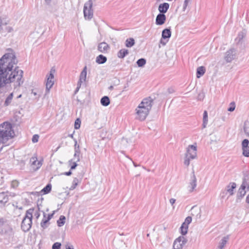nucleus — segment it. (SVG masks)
Segmentation results:
<instances>
[{"label": "nucleus", "instance_id": "37", "mask_svg": "<svg viewBox=\"0 0 249 249\" xmlns=\"http://www.w3.org/2000/svg\"><path fill=\"white\" fill-rule=\"evenodd\" d=\"M249 141L248 139H244L242 143V148H247L249 147Z\"/></svg>", "mask_w": 249, "mask_h": 249}, {"label": "nucleus", "instance_id": "14", "mask_svg": "<svg viewBox=\"0 0 249 249\" xmlns=\"http://www.w3.org/2000/svg\"><path fill=\"white\" fill-rule=\"evenodd\" d=\"M8 200L9 196L7 193H0V208L6 206Z\"/></svg>", "mask_w": 249, "mask_h": 249}, {"label": "nucleus", "instance_id": "64", "mask_svg": "<svg viewBox=\"0 0 249 249\" xmlns=\"http://www.w3.org/2000/svg\"><path fill=\"white\" fill-rule=\"evenodd\" d=\"M69 136L70 137H71V138L73 139V134H70V135H69Z\"/></svg>", "mask_w": 249, "mask_h": 249}, {"label": "nucleus", "instance_id": "23", "mask_svg": "<svg viewBox=\"0 0 249 249\" xmlns=\"http://www.w3.org/2000/svg\"><path fill=\"white\" fill-rule=\"evenodd\" d=\"M205 72V68L203 66H200L197 68L196 70V77L199 78L203 75Z\"/></svg>", "mask_w": 249, "mask_h": 249}, {"label": "nucleus", "instance_id": "30", "mask_svg": "<svg viewBox=\"0 0 249 249\" xmlns=\"http://www.w3.org/2000/svg\"><path fill=\"white\" fill-rule=\"evenodd\" d=\"M51 189L52 185L49 183L41 191V193L43 194H47L51 192Z\"/></svg>", "mask_w": 249, "mask_h": 249}, {"label": "nucleus", "instance_id": "57", "mask_svg": "<svg viewBox=\"0 0 249 249\" xmlns=\"http://www.w3.org/2000/svg\"><path fill=\"white\" fill-rule=\"evenodd\" d=\"M66 249H74L72 246H66Z\"/></svg>", "mask_w": 249, "mask_h": 249}, {"label": "nucleus", "instance_id": "20", "mask_svg": "<svg viewBox=\"0 0 249 249\" xmlns=\"http://www.w3.org/2000/svg\"><path fill=\"white\" fill-rule=\"evenodd\" d=\"M107 61V57L102 54L99 55L96 58V62L99 64H104Z\"/></svg>", "mask_w": 249, "mask_h": 249}, {"label": "nucleus", "instance_id": "5", "mask_svg": "<svg viewBox=\"0 0 249 249\" xmlns=\"http://www.w3.org/2000/svg\"><path fill=\"white\" fill-rule=\"evenodd\" d=\"M92 1L91 0H88L84 4V15L86 19L90 20L93 17V10L92 9Z\"/></svg>", "mask_w": 249, "mask_h": 249}, {"label": "nucleus", "instance_id": "59", "mask_svg": "<svg viewBox=\"0 0 249 249\" xmlns=\"http://www.w3.org/2000/svg\"><path fill=\"white\" fill-rule=\"evenodd\" d=\"M12 206H13L14 207L16 208V209H22L21 207H18V205H15V204H12Z\"/></svg>", "mask_w": 249, "mask_h": 249}, {"label": "nucleus", "instance_id": "32", "mask_svg": "<svg viewBox=\"0 0 249 249\" xmlns=\"http://www.w3.org/2000/svg\"><path fill=\"white\" fill-rule=\"evenodd\" d=\"M65 216L64 215H61L57 221L58 226L61 227L64 225L65 223Z\"/></svg>", "mask_w": 249, "mask_h": 249}, {"label": "nucleus", "instance_id": "60", "mask_svg": "<svg viewBox=\"0 0 249 249\" xmlns=\"http://www.w3.org/2000/svg\"><path fill=\"white\" fill-rule=\"evenodd\" d=\"M181 227H183V228H185L186 227H188V225L186 224L184 222L182 223Z\"/></svg>", "mask_w": 249, "mask_h": 249}, {"label": "nucleus", "instance_id": "48", "mask_svg": "<svg viewBox=\"0 0 249 249\" xmlns=\"http://www.w3.org/2000/svg\"><path fill=\"white\" fill-rule=\"evenodd\" d=\"M128 143V140L127 139L123 138L121 140V144L124 146L126 145V143Z\"/></svg>", "mask_w": 249, "mask_h": 249}, {"label": "nucleus", "instance_id": "50", "mask_svg": "<svg viewBox=\"0 0 249 249\" xmlns=\"http://www.w3.org/2000/svg\"><path fill=\"white\" fill-rule=\"evenodd\" d=\"M235 105H234V103H233V106L230 107L228 109V110L229 111L232 112V111H233L235 109Z\"/></svg>", "mask_w": 249, "mask_h": 249}, {"label": "nucleus", "instance_id": "13", "mask_svg": "<svg viewBox=\"0 0 249 249\" xmlns=\"http://www.w3.org/2000/svg\"><path fill=\"white\" fill-rule=\"evenodd\" d=\"M32 221L29 218H23L22 221L21 228L24 232L28 231L31 228Z\"/></svg>", "mask_w": 249, "mask_h": 249}, {"label": "nucleus", "instance_id": "58", "mask_svg": "<svg viewBox=\"0 0 249 249\" xmlns=\"http://www.w3.org/2000/svg\"><path fill=\"white\" fill-rule=\"evenodd\" d=\"M45 3L47 5H50L51 0H45Z\"/></svg>", "mask_w": 249, "mask_h": 249}, {"label": "nucleus", "instance_id": "51", "mask_svg": "<svg viewBox=\"0 0 249 249\" xmlns=\"http://www.w3.org/2000/svg\"><path fill=\"white\" fill-rule=\"evenodd\" d=\"M176 199H174V198H171L170 200H169V201H170V204L173 206V209L174 208V206H173L174 204L176 202Z\"/></svg>", "mask_w": 249, "mask_h": 249}, {"label": "nucleus", "instance_id": "6", "mask_svg": "<svg viewBox=\"0 0 249 249\" xmlns=\"http://www.w3.org/2000/svg\"><path fill=\"white\" fill-rule=\"evenodd\" d=\"M237 51L236 49L231 48L228 50L225 53L224 60L227 63H230L237 58Z\"/></svg>", "mask_w": 249, "mask_h": 249}, {"label": "nucleus", "instance_id": "45", "mask_svg": "<svg viewBox=\"0 0 249 249\" xmlns=\"http://www.w3.org/2000/svg\"><path fill=\"white\" fill-rule=\"evenodd\" d=\"M77 161H72V162L70 163V164H72V165L71 167V170H73V169H75V168L77 167V166L78 165L77 164Z\"/></svg>", "mask_w": 249, "mask_h": 249}, {"label": "nucleus", "instance_id": "43", "mask_svg": "<svg viewBox=\"0 0 249 249\" xmlns=\"http://www.w3.org/2000/svg\"><path fill=\"white\" fill-rule=\"evenodd\" d=\"M5 225H8L6 222L3 219H0V229H2Z\"/></svg>", "mask_w": 249, "mask_h": 249}, {"label": "nucleus", "instance_id": "17", "mask_svg": "<svg viewBox=\"0 0 249 249\" xmlns=\"http://www.w3.org/2000/svg\"><path fill=\"white\" fill-rule=\"evenodd\" d=\"M109 49V45L105 42L99 43L98 46V50L102 53H107Z\"/></svg>", "mask_w": 249, "mask_h": 249}, {"label": "nucleus", "instance_id": "8", "mask_svg": "<svg viewBox=\"0 0 249 249\" xmlns=\"http://www.w3.org/2000/svg\"><path fill=\"white\" fill-rule=\"evenodd\" d=\"M247 182L245 180H244L238 190V192L237 194V200L242 199L245 195L247 191H249V186H248L247 187Z\"/></svg>", "mask_w": 249, "mask_h": 249}, {"label": "nucleus", "instance_id": "40", "mask_svg": "<svg viewBox=\"0 0 249 249\" xmlns=\"http://www.w3.org/2000/svg\"><path fill=\"white\" fill-rule=\"evenodd\" d=\"M243 149V154L244 156L249 157V147H247V148H242Z\"/></svg>", "mask_w": 249, "mask_h": 249}, {"label": "nucleus", "instance_id": "11", "mask_svg": "<svg viewBox=\"0 0 249 249\" xmlns=\"http://www.w3.org/2000/svg\"><path fill=\"white\" fill-rule=\"evenodd\" d=\"M171 36V31L170 29L166 28L164 29L162 32L161 39L160 41V43L163 45H165Z\"/></svg>", "mask_w": 249, "mask_h": 249}, {"label": "nucleus", "instance_id": "3", "mask_svg": "<svg viewBox=\"0 0 249 249\" xmlns=\"http://www.w3.org/2000/svg\"><path fill=\"white\" fill-rule=\"evenodd\" d=\"M14 135V131L10 123L4 122L0 125V144L5 143L8 140L13 138ZM3 146V145L1 146L0 151Z\"/></svg>", "mask_w": 249, "mask_h": 249}, {"label": "nucleus", "instance_id": "19", "mask_svg": "<svg viewBox=\"0 0 249 249\" xmlns=\"http://www.w3.org/2000/svg\"><path fill=\"white\" fill-rule=\"evenodd\" d=\"M229 239V235H227L222 238L216 249H223Z\"/></svg>", "mask_w": 249, "mask_h": 249}, {"label": "nucleus", "instance_id": "4", "mask_svg": "<svg viewBox=\"0 0 249 249\" xmlns=\"http://www.w3.org/2000/svg\"><path fill=\"white\" fill-rule=\"evenodd\" d=\"M196 147L194 145H189L185 156L184 165L188 166L190 164V160L196 159Z\"/></svg>", "mask_w": 249, "mask_h": 249}, {"label": "nucleus", "instance_id": "22", "mask_svg": "<svg viewBox=\"0 0 249 249\" xmlns=\"http://www.w3.org/2000/svg\"><path fill=\"white\" fill-rule=\"evenodd\" d=\"M129 53L128 50L122 49L120 50L117 53V56L120 58H124Z\"/></svg>", "mask_w": 249, "mask_h": 249}, {"label": "nucleus", "instance_id": "24", "mask_svg": "<svg viewBox=\"0 0 249 249\" xmlns=\"http://www.w3.org/2000/svg\"><path fill=\"white\" fill-rule=\"evenodd\" d=\"M246 33L244 31H242L239 33L237 37L235 38V41L237 43H240L242 40L246 36Z\"/></svg>", "mask_w": 249, "mask_h": 249}, {"label": "nucleus", "instance_id": "18", "mask_svg": "<svg viewBox=\"0 0 249 249\" xmlns=\"http://www.w3.org/2000/svg\"><path fill=\"white\" fill-rule=\"evenodd\" d=\"M169 8V4L168 3L164 2L160 4L159 6L158 10L160 14H163L166 13Z\"/></svg>", "mask_w": 249, "mask_h": 249}, {"label": "nucleus", "instance_id": "42", "mask_svg": "<svg viewBox=\"0 0 249 249\" xmlns=\"http://www.w3.org/2000/svg\"><path fill=\"white\" fill-rule=\"evenodd\" d=\"M39 136L37 134H35L33 135L32 141L33 143L37 142L38 141Z\"/></svg>", "mask_w": 249, "mask_h": 249}, {"label": "nucleus", "instance_id": "47", "mask_svg": "<svg viewBox=\"0 0 249 249\" xmlns=\"http://www.w3.org/2000/svg\"><path fill=\"white\" fill-rule=\"evenodd\" d=\"M74 142H75L74 150L80 151L79 146V145L77 144V140L75 139H74Z\"/></svg>", "mask_w": 249, "mask_h": 249}, {"label": "nucleus", "instance_id": "38", "mask_svg": "<svg viewBox=\"0 0 249 249\" xmlns=\"http://www.w3.org/2000/svg\"><path fill=\"white\" fill-rule=\"evenodd\" d=\"M81 121L79 119H77L75 121L74 128L77 129L80 127Z\"/></svg>", "mask_w": 249, "mask_h": 249}, {"label": "nucleus", "instance_id": "10", "mask_svg": "<svg viewBox=\"0 0 249 249\" xmlns=\"http://www.w3.org/2000/svg\"><path fill=\"white\" fill-rule=\"evenodd\" d=\"M0 233L8 238H13L14 234L13 229L8 224L5 225L2 229H0Z\"/></svg>", "mask_w": 249, "mask_h": 249}, {"label": "nucleus", "instance_id": "21", "mask_svg": "<svg viewBox=\"0 0 249 249\" xmlns=\"http://www.w3.org/2000/svg\"><path fill=\"white\" fill-rule=\"evenodd\" d=\"M87 66H85L84 69H83L82 71H81L79 80L82 82H85L87 78Z\"/></svg>", "mask_w": 249, "mask_h": 249}, {"label": "nucleus", "instance_id": "15", "mask_svg": "<svg viewBox=\"0 0 249 249\" xmlns=\"http://www.w3.org/2000/svg\"><path fill=\"white\" fill-rule=\"evenodd\" d=\"M8 23L6 21L2 20L1 17L0 16V32L11 33L13 31V29L11 26L6 27L5 29H3L2 26L7 25Z\"/></svg>", "mask_w": 249, "mask_h": 249}, {"label": "nucleus", "instance_id": "26", "mask_svg": "<svg viewBox=\"0 0 249 249\" xmlns=\"http://www.w3.org/2000/svg\"><path fill=\"white\" fill-rule=\"evenodd\" d=\"M80 151L74 150V157L72 159H71L69 161V163H71L72 161H80Z\"/></svg>", "mask_w": 249, "mask_h": 249}, {"label": "nucleus", "instance_id": "49", "mask_svg": "<svg viewBox=\"0 0 249 249\" xmlns=\"http://www.w3.org/2000/svg\"><path fill=\"white\" fill-rule=\"evenodd\" d=\"M189 0H184V4H183V9L184 11H185V10L186 9Z\"/></svg>", "mask_w": 249, "mask_h": 249}, {"label": "nucleus", "instance_id": "29", "mask_svg": "<svg viewBox=\"0 0 249 249\" xmlns=\"http://www.w3.org/2000/svg\"><path fill=\"white\" fill-rule=\"evenodd\" d=\"M13 93L12 92V93H11L6 98V100L4 102V105L5 106H9L11 104L12 100L13 99Z\"/></svg>", "mask_w": 249, "mask_h": 249}, {"label": "nucleus", "instance_id": "44", "mask_svg": "<svg viewBox=\"0 0 249 249\" xmlns=\"http://www.w3.org/2000/svg\"><path fill=\"white\" fill-rule=\"evenodd\" d=\"M205 97V94L203 92H200L198 94L197 96V100L199 101H202L204 99Z\"/></svg>", "mask_w": 249, "mask_h": 249}, {"label": "nucleus", "instance_id": "35", "mask_svg": "<svg viewBox=\"0 0 249 249\" xmlns=\"http://www.w3.org/2000/svg\"><path fill=\"white\" fill-rule=\"evenodd\" d=\"M49 220L47 218L46 219H43L40 223L41 227L43 229H45L47 227V223H48Z\"/></svg>", "mask_w": 249, "mask_h": 249}, {"label": "nucleus", "instance_id": "56", "mask_svg": "<svg viewBox=\"0 0 249 249\" xmlns=\"http://www.w3.org/2000/svg\"><path fill=\"white\" fill-rule=\"evenodd\" d=\"M83 82L82 81H80V80H78V83H77V87H79L80 88L81 86V84L82 83H83Z\"/></svg>", "mask_w": 249, "mask_h": 249}, {"label": "nucleus", "instance_id": "33", "mask_svg": "<svg viewBox=\"0 0 249 249\" xmlns=\"http://www.w3.org/2000/svg\"><path fill=\"white\" fill-rule=\"evenodd\" d=\"M34 210L33 209H30L26 211V215L24 218H29L32 220L33 217V213Z\"/></svg>", "mask_w": 249, "mask_h": 249}, {"label": "nucleus", "instance_id": "36", "mask_svg": "<svg viewBox=\"0 0 249 249\" xmlns=\"http://www.w3.org/2000/svg\"><path fill=\"white\" fill-rule=\"evenodd\" d=\"M78 179L76 178H74L73 180L72 184L71 187L70 188V190H73L74 189H75L76 186L78 184Z\"/></svg>", "mask_w": 249, "mask_h": 249}, {"label": "nucleus", "instance_id": "61", "mask_svg": "<svg viewBox=\"0 0 249 249\" xmlns=\"http://www.w3.org/2000/svg\"><path fill=\"white\" fill-rule=\"evenodd\" d=\"M246 201L247 203L249 204V194L246 197Z\"/></svg>", "mask_w": 249, "mask_h": 249}, {"label": "nucleus", "instance_id": "55", "mask_svg": "<svg viewBox=\"0 0 249 249\" xmlns=\"http://www.w3.org/2000/svg\"><path fill=\"white\" fill-rule=\"evenodd\" d=\"M53 213H54V212L53 213H52V214H48V217H47V219L49 220H50L52 218V217L53 216Z\"/></svg>", "mask_w": 249, "mask_h": 249}, {"label": "nucleus", "instance_id": "53", "mask_svg": "<svg viewBox=\"0 0 249 249\" xmlns=\"http://www.w3.org/2000/svg\"><path fill=\"white\" fill-rule=\"evenodd\" d=\"M34 215L37 219L39 217V216H40V213H39V212L38 211H36L35 213H34Z\"/></svg>", "mask_w": 249, "mask_h": 249}, {"label": "nucleus", "instance_id": "31", "mask_svg": "<svg viewBox=\"0 0 249 249\" xmlns=\"http://www.w3.org/2000/svg\"><path fill=\"white\" fill-rule=\"evenodd\" d=\"M135 44V40L133 38H129L125 41V46L127 47H131Z\"/></svg>", "mask_w": 249, "mask_h": 249}, {"label": "nucleus", "instance_id": "25", "mask_svg": "<svg viewBox=\"0 0 249 249\" xmlns=\"http://www.w3.org/2000/svg\"><path fill=\"white\" fill-rule=\"evenodd\" d=\"M100 102L102 106L107 107L109 105L110 100L108 96H105L101 98Z\"/></svg>", "mask_w": 249, "mask_h": 249}, {"label": "nucleus", "instance_id": "54", "mask_svg": "<svg viewBox=\"0 0 249 249\" xmlns=\"http://www.w3.org/2000/svg\"><path fill=\"white\" fill-rule=\"evenodd\" d=\"M71 174H72V173L71 171H69L68 172H66L63 173L64 175H65L66 176H68L71 175Z\"/></svg>", "mask_w": 249, "mask_h": 249}, {"label": "nucleus", "instance_id": "63", "mask_svg": "<svg viewBox=\"0 0 249 249\" xmlns=\"http://www.w3.org/2000/svg\"><path fill=\"white\" fill-rule=\"evenodd\" d=\"M108 89L109 90H112L113 89V86H110V87H108Z\"/></svg>", "mask_w": 249, "mask_h": 249}, {"label": "nucleus", "instance_id": "46", "mask_svg": "<svg viewBox=\"0 0 249 249\" xmlns=\"http://www.w3.org/2000/svg\"><path fill=\"white\" fill-rule=\"evenodd\" d=\"M192 221V217L191 216H188L186 218L184 222L188 225Z\"/></svg>", "mask_w": 249, "mask_h": 249}, {"label": "nucleus", "instance_id": "41", "mask_svg": "<svg viewBox=\"0 0 249 249\" xmlns=\"http://www.w3.org/2000/svg\"><path fill=\"white\" fill-rule=\"evenodd\" d=\"M188 227H186L185 228H183V227H180L181 233L182 235H185L188 231Z\"/></svg>", "mask_w": 249, "mask_h": 249}, {"label": "nucleus", "instance_id": "28", "mask_svg": "<svg viewBox=\"0 0 249 249\" xmlns=\"http://www.w3.org/2000/svg\"><path fill=\"white\" fill-rule=\"evenodd\" d=\"M208 113L207 111L205 110L203 113V124H202V127L204 128L206 127V125L208 123Z\"/></svg>", "mask_w": 249, "mask_h": 249}, {"label": "nucleus", "instance_id": "2", "mask_svg": "<svg viewBox=\"0 0 249 249\" xmlns=\"http://www.w3.org/2000/svg\"><path fill=\"white\" fill-rule=\"evenodd\" d=\"M153 100L149 97L142 100L136 109V118L140 121H144L151 110Z\"/></svg>", "mask_w": 249, "mask_h": 249}, {"label": "nucleus", "instance_id": "12", "mask_svg": "<svg viewBox=\"0 0 249 249\" xmlns=\"http://www.w3.org/2000/svg\"><path fill=\"white\" fill-rule=\"evenodd\" d=\"M196 177L195 174L194 170H193L190 177L188 185L189 191L190 192H193L195 190L196 186Z\"/></svg>", "mask_w": 249, "mask_h": 249}, {"label": "nucleus", "instance_id": "1", "mask_svg": "<svg viewBox=\"0 0 249 249\" xmlns=\"http://www.w3.org/2000/svg\"><path fill=\"white\" fill-rule=\"evenodd\" d=\"M17 61L12 53H5L0 59V88L8 83H13L14 89L19 87L24 82L23 71L18 67L13 70Z\"/></svg>", "mask_w": 249, "mask_h": 249}, {"label": "nucleus", "instance_id": "9", "mask_svg": "<svg viewBox=\"0 0 249 249\" xmlns=\"http://www.w3.org/2000/svg\"><path fill=\"white\" fill-rule=\"evenodd\" d=\"M54 72L55 70H53L52 69L51 70L50 74L48 76L47 82L46 84V93L45 94V95L49 92L50 89L52 87L54 84L53 79L54 78L53 73H54Z\"/></svg>", "mask_w": 249, "mask_h": 249}, {"label": "nucleus", "instance_id": "62", "mask_svg": "<svg viewBox=\"0 0 249 249\" xmlns=\"http://www.w3.org/2000/svg\"><path fill=\"white\" fill-rule=\"evenodd\" d=\"M80 89V88L79 87H77L76 88L75 91H74V94H76L77 93V92L79 91Z\"/></svg>", "mask_w": 249, "mask_h": 249}, {"label": "nucleus", "instance_id": "16", "mask_svg": "<svg viewBox=\"0 0 249 249\" xmlns=\"http://www.w3.org/2000/svg\"><path fill=\"white\" fill-rule=\"evenodd\" d=\"M166 21V16L163 14H159L156 18V24L158 25H163Z\"/></svg>", "mask_w": 249, "mask_h": 249}, {"label": "nucleus", "instance_id": "52", "mask_svg": "<svg viewBox=\"0 0 249 249\" xmlns=\"http://www.w3.org/2000/svg\"><path fill=\"white\" fill-rule=\"evenodd\" d=\"M32 162H33L32 163L33 164H35L36 163V162H37V164L38 165V166L36 168V169H38V168H39L41 165L40 162L37 160H34V161H32Z\"/></svg>", "mask_w": 249, "mask_h": 249}, {"label": "nucleus", "instance_id": "39", "mask_svg": "<svg viewBox=\"0 0 249 249\" xmlns=\"http://www.w3.org/2000/svg\"><path fill=\"white\" fill-rule=\"evenodd\" d=\"M61 244L59 242L54 243L52 246V249H60Z\"/></svg>", "mask_w": 249, "mask_h": 249}, {"label": "nucleus", "instance_id": "27", "mask_svg": "<svg viewBox=\"0 0 249 249\" xmlns=\"http://www.w3.org/2000/svg\"><path fill=\"white\" fill-rule=\"evenodd\" d=\"M231 184V186H230V185L227 186V191L230 195H232L233 194V189L236 188V183L234 182Z\"/></svg>", "mask_w": 249, "mask_h": 249}, {"label": "nucleus", "instance_id": "34", "mask_svg": "<svg viewBox=\"0 0 249 249\" xmlns=\"http://www.w3.org/2000/svg\"><path fill=\"white\" fill-rule=\"evenodd\" d=\"M136 63L138 67H142L146 64V60L144 58H140L137 60Z\"/></svg>", "mask_w": 249, "mask_h": 249}, {"label": "nucleus", "instance_id": "7", "mask_svg": "<svg viewBox=\"0 0 249 249\" xmlns=\"http://www.w3.org/2000/svg\"><path fill=\"white\" fill-rule=\"evenodd\" d=\"M187 239L183 236H180L174 242L173 249H182L187 243Z\"/></svg>", "mask_w": 249, "mask_h": 249}]
</instances>
